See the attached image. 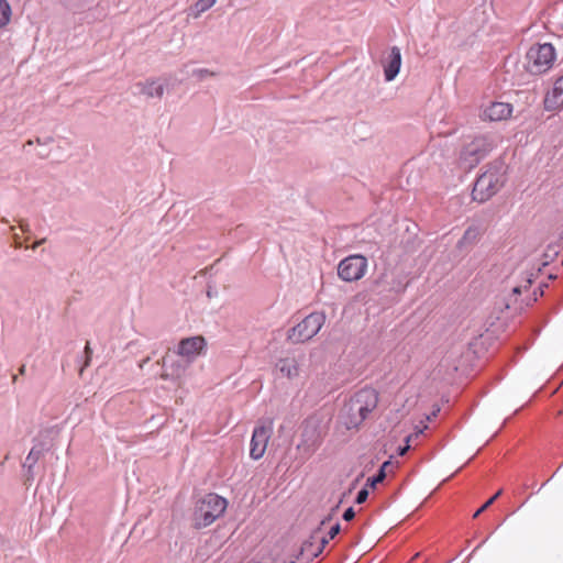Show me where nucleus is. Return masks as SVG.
Wrapping results in <instances>:
<instances>
[{
    "mask_svg": "<svg viewBox=\"0 0 563 563\" xmlns=\"http://www.w3.org/2000/svg\"><path fill=\"white\" fill-rule=\"evenodd\" d=\"M85 354H86V361H85L84 366L80 368V372H79L80 375L82 374L84 368L89 366L90 361H91L92 350L90 347V343L89 342H87V344L85 346Z\"/></svg>",
    "mask_w": 563,
    "mask_h": 563,
    "instance_id": "obj_23",
    "label": "nucleus"
},
{
    "mask_svg": "<svg viewBox=\"0 0 563 563\" xmlns=\"http://www.w3.org/2000/svg\"><path fill=\"white\" fill-rule=\"evenodd\" d=\"M45 242V239H42L40 241H36L33 245H32V249L35 250L38 245H41L42 243Z\"/></svg>",
    "mask_w": 563,
    "mask_h": 563,
    "instance_id": "obj_28",
    "label": "nucleus"
},
{
    "mask_svg": "<svg viewBox=\"0 0 563 563\" xmlns=\"http://www.w3.org/2000/svg\"><path fill=\"white\" fill-rule=\"evenodd\" d=\"M366 268V257L362 255H351L340 262L338 275L345 282H355L364 276Z\"/></svg>",
    "mask_w": 563,
    "mask_h": 563,
    "instance_id": "obj_6",
    "label": "nucleus"
},
{
    "mask_svg": "<svg viewBox=\"0 0 563 563\" xmlns=\"http://www.w3.org/2000/svg\"><path fill=\"white\" fill-rule=\"evenodd\" d=\"M273 432V421H269L267 426L261 424L255 427L251 444H250V456L253 460H260L265 454L268 441Z\"/></svg>",
    "mask_w": 563,
    "mask_h": 563,
    "instance_id": "obj_7",
    "label": "nucleus"
},
{
    "mask_svg": "<svg viewBox=\"0 0 563 563\" xmlns=\"http://www.w3.org/2000/svg\"><path fill=\"white\" fill-rule=\"evenodd\" d=\"M378 394L373 388H363L351 397L346 405L347 417L345 426L347 429H357L368 415L377 407Z\"/></svg>",
    "mask_w": 563,
    "mask_h": 563,
    "instance_id": "obj_1",
    "label": "nucleus"
},
{
    "mask_svg": "<svg viewBox=\"0 0 563 563\" xmlns=\"http://www.w3.org/2000/svg\"><path fill=\"white\" fill-rule=\"evenodd\" d=\"M228 508V500L218 494L209 493L200 498L194 509L192 526L202 529L211 526L223 516Z\"/></svg>",
    "mask_w": 563,
    "mask_h": 563,
    "instance_id": "obj_2",
    "label": "nucleus"
},
{
    "mask_svg": "<svg viewBox=\"0 0 563 563\" xmlns=\"http://www.w3.org/2000/svg\"><path fill=\"white\" fill-rule=\"evenodd\" d=\"M506 181L503 164L489 166L475 181L472 196L478 202H485L495 196Z\"/></svg>",
    "mask_w": 563,
    "mask_h": 563,
    "instance_id": "obj_3",
    "label": "nucleus"
},
{
    "mask_svg": "<svg viewBox=\"0 0 563 563\" xmlns=\"http://www.w3.org/2000/svg\"><path fill=\"white\" fill-rule=\"evenodd\" d=\"M139 93L146 96L147 98H161L164 95L165 87L157 80H145L136 84Z\"/></svg>",
    "mask_w": 563,
    "mask_h": 563,
    "instance_id": "obj_14",
    "label": "nucleus"
},
{
    "mask_svg": "<svg viewBox=\"0 0 563 563\" xmlns=\"http://www.w3.org/2000/svg\"><path fill=\"white\" fill-rule=\"evenodd\" d=\"M14 244H15V247H20L22 245V242L20 241V239L18 236L14 238Z\"/></svg>",
    "mask_w": 563,
    "mask_h": 563,
    "instance_id": "obj_29",
    "label": "nucleus"
},
{
    "mask_svg": "<svg viewBox=\"0 0 563 563\" xmlns=\"http://www.w3.org/2000/svg\"><path fill=\"white\" fill-rule=\"evenodd\" d=\"M19 373L21 375H23L25 373V365H22L20 368H19Z\"/></svg>",
    "mask_w": 563,
    "mask_h": 563,
    "instance_id": "obj_31",
    "label": "nucleus"
},
{
    "mask_svg": "<svg viewBox=\"0 0 563 563\" xmlns=\"http://www.w3.org/2000/svg\"><path fill=\"white\" fill-rule=\"evenodd\" d=\"M512 104L508 102H492L481 113L483 121L496 122L507 120L512 114Z\"/></svg>",
    "mask_w": 563,
    "mask_h": 563,
    "instance_id": "obj_9",
    "label": "nucleus"
},
{
    "mask_svg": "<svg viewBox=\"0 0 563 563\" xmlns=\"http://www.w3.org/2000/svg\"><path fill=\"white\" fill-rule=\"evenodd\" d=\"M367 497H368V490L366 488H363L358 492V494L356 496V503L363 504L366 501Z\"/></svg>",
    "mask_w": 563,
    "mask_h": 563,
    "instance_id": "obj_26",
    "label": "nucleus"
},
{
    "mask_svg": "<svg viewBox=\"0 0 563 563\" xmlns=\"http://www.w3.org/2000/svg\"><path fill=\"white\" fill-rule=\"evenodd\" d=\"M396 468V465L391 461H386L382 464L379 472H383L385 474V477L388 473H393Z\"/></svg>",
    "mask_w": 563,
    "mask_h": 563,
    "instance_id": "obj_24",
    "label": "nucleus"
},
{
    "mask_svg": "<svg viewBox=\"0 0 563 563\" xmlns=\"http://www.w3.org/2000/svg\"><path fill=\"white\" fill-rule=\"evenodd\" d=\"M11 7L7 0H0V29L9 24L11 19Z\"/></svg>",
    "mask_w": 563,
    "mask_h": 563,
    "instance_id": "obj_17",
    "label": "nucleus"
},
{
    "mask_svg": "<svg viewBox=\"0 0 563 563\" xmlns=\"http://www.w3.org/2000/svg\"><path fill=\"white\" fill-rule=\"evenodd\" d=\"M503 490L499 489L493 497H490L473 516V518H477L483 511H485L489 506L494 504V501L501 495Z\"/></svg>",
    "mask_w": 563,
    "mask_h": 563,
    "instance_id": "obj_20",
    "label": "nucleus"
},
{
    "mask_svg": "<svg viewBox=\"0 0 563 563\" xmlns=\"http://www.w3.org/2000/svg\"><path fill=\"white\" fill-rule=\"evenodd\" d=\"M355 517V511L352 507L347 508L343 514V519L346 521L352 520Z\"/></svg>",
    "mask_w": 563,
    "mask_h": 563,
    "instance_id": "obj_27",
    "label": "nucleus"
},
{
    "mask_svg": "<svg viewBox=\"0 0 563 563\" xmlns=\"http://www.w3.org/2000/svg\"><path fill=\"white\" fill-rule=\"evenodd\" d=\"M325 317L320 312H312L295 325L288 333L292 343H302L312 339L324 324Z\"/></svg>",
    "mask_w": 563,
    "mask_h": 563,
    "instance_id": "obj_5",
    "label": "nucleus"
},
{
    "mask_svg": "<svg viewBox=\"0 0 563 563\" xmlns=\"http://www.w3.org/2000/svg\"><path fill=\"white\" fill-rule=\"evenodd\" d=\"M340 532V525L339 523H335L334 526H332L328 532V536L327 537H320V543L322 545V548L325 547V544L329 543L330 540L334 539L335 536Z\"/></svg>",
    "mask_w": 563,
    "mask_h": 563,
    "instance_id": "obj_19",
    "label": "nucleus"
},
{
    "mask_svg": "<svg viewBox=\"0 0 563 563\" xmlns=\"http://www.w3.org/2000/svg\"><path fill=\"white\" fill-rule=\"evenodd\" d=\"M206 346L207 342L202 335L190 336L179 342L177 353L188 361H192L206 350Z\"/></svg>",
    "mask_w": 563,
    "mask_h": 563,
    "instance_id": "obj_8",
    "label": "nucleus"
},
{
    "mask_svg": "<svg viewBox=\"0 0 563 563\" xmlns=\"http://www.w3.org/2000/svg\"><path fill=\"white\" fill-rule=\"evenodd\" d=\"M421 432H422V430H419L416 433L409 434L406 438V445L398 449V454L401 455V456L405 455L407 453V451L410 449V442L413 439H417Z\"/></svg>",
    "mask_w": 563,
    "mask_h": 563,
    "instance_id": "obj_21",
    "label": "nucleus"
},
{
    "mask_svg": "<svg viewBox=\"0 0 563 563\" xmlns=\"http://www.w3.org/2000/svg\"><path fill=\"white\" fill-rule=\"evenodd\" d=\"M185 372V367L177 363V364H173V371L172 373H168V372H164L161 374V378L162 379H169V378H180L183 376Z\"/></svg>",
    "mask_w": 563,
    "mask_h": 563,
    "instance_id": "obj_18",
    "label": "nucleus"
},
{
    "mask_svg": "<svg viewBox=\"0 0 563 563\" xmlns=\"http://www.w3.org/2000/svg\"><path fill=\"white\" fill-rule=\"evenodd\" d=\"M401 66V54L400 49L394 46L390 49L388 60L384 65L385 78L387 81H391L399 73Z\"/></svg>",
    "mask_w": 563,
    "mask_h": 563,
    "instance_id": "obj_12",
    "label": "nucleus"
},
{
    "mask_svg": "<svg viewBox=\"0 0 563 563\" xmlns=\"http://www.w3.org/2000/svg\"><path fill=\"white\" fill-rule=\"evenodd\" d=\"M385 479V474L378 471L376 476L369 477L367 479V486L374 488L378 483H382Z\"/></svg>",
    "mask_w": 563,
    "mask_h": 563,
    "instance_id": "obj_22",
    "label": "nucleus"
},
{
    "mask_svg": "<svg viewBox=\"0 0 563 563\" xmlns=\"http://www.w3.org/2000/svg\"><path fill=\"white\" fill-rule=\"evenodd\" d=\"M493 145L485 136H479L474 139L464 150L463 157L467 159L468 156L473 157L471 159V166L477 164L479 159H482L490 150Z\"/></svg>",
    "mask_w": 563,
    "mask_h": 563,
    "instance_id": "obj_10",
    "label": "nucleus"
},
{
    "mask_svg": "<svg viewBox=\"0 0 563 563\" xmlns=\"http://www.w3.org/2000/svg\"><path fill=\"white\" fill-rule=\"evenodd\" d=\"M32 454H34V450H31L30 454L26 457V461H32V462L35 461V459H32Z\"/></svg>",
    "mask_w": 563,
    "mask_h": 563,
    "instance_id": "obj_30",
    "label": "nucleus"
},
{
    "mask_svg": "<svg viewBox=\"0 0 563 563\" xmlns=\"http://www.w3.org/2000/svg\"><path fill=\"white\" fill-rule=\"evenodd\" d=\"M484 230L478 225L468 227L461 240L459 241V247H466L476 244L483 236Z\"/></svg>",
    "mask_w": 563,
    "mask_h": 563,
    "instance_id": "obj_15",
    "label": "nucleus"
},
{
    "mask_svg": "<svg viewBox=\"0 0 563 563\" xmlns=\"http://www.w3.org/2000/svg\"><path fill=\"white\" fill-rule=\"evenodd\" d=\"M217 0H198L191 8V15L194 18L200 16L203 12L209 10L216 4Z\"/></svg>",
    "mask_w": 563,
    "mask_h": 563,
    "instance_id": "obj_16",
    "label": "nucleus"
},
{
    "mask_svg": "<svg viewBox=\"0 0 563 563\" xmlns=\"http://www.w3.org/2000/svg\"><path fill=\"white\" fill-rule=\"evenodd\" d=\"M543 104L547 111L563 109V75L553 82L552 88L545 93Z\"/></svg>",
    "mask_w": 563,
    "mask_h": 563,
    "instance_id": "obj_11",
    "label": "nucleus"
},
{
    "mask_svg": "<svg viewBox=\"0 0 563 563\" xmlns=\"http://www.w3.org/2000/svg\"><path fill=\"white\" fill-rule=\"evenodd\" d=\"M530 286H531V279H527V280H526V283H525V285H522V286H515V287L512 288V295H514V296H518V295H520L523 290H528V289L530 288Z\"/></svg>",
    "mask_w": 563,
    "mask_h": 563,
    "instance_id": "obj_25",
    "label": "nucleus"
},
{
    "mask_svg": "<svg viewBox=\"0 0 563 563\" xmlns=\"http://www.w3.org/2000/svg\"><path fill=\"white\" fill-rule=\"evenodd\" d=\"M276 368L283 377L287 379H295L300 374V365L295 357H284L278 360Z\"/></svg>",
    "mask_w": 563,
    "mask_h": 563,
    "instance_id": "obj_13",
    "label": "nucleus"
},
{
    "mask_svg": "<svg viewBox=\"0 0 563 563\" xmlns=\"http://www.w3.org/2000/svg\"><path fill=\"white\" fill-rule=\"evenodd\" d=\"M329 519L322 520L321 525H324Z\"/></svg>",
    "mask_w": 563,
    "mask_h": 563,
    "instance_id": "obj_32",
    "label": "nucleus"
},
{
    "mask_svg": "<svg viewBox=\"0 0 563 563\" xmlns=\"http://www.w3.org/2000/svg\"><path fill=\"white\" fill-rule=\"evenodd\" d=\"M555 47L551 43L534 44L526 54V69L532 75H543L554 65Z\"/></svg>",
    "mask_w": 563,
    "mask_h": 563,
    "instance_id": "obj_4",
    "label": "nucleus"
}]
</instances>
